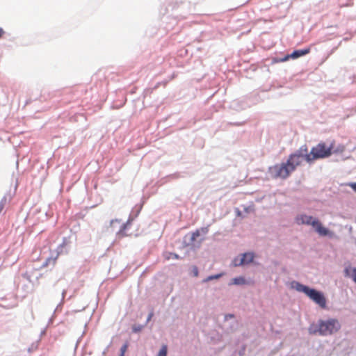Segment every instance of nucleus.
<instances>
[{"label":"nucleus","instance_id":"21","mask_svg":"<svg viewBox=\"0 0 356 356\" xmlns=\"http://www.w3.org/2000/svg\"><path fill=\"white\" fill-rule=\"evenodd\" d=\"M152 316H153V314H152V313L149 314V316H148V319H147V320H149V319L152 318Z\"/></svg>","mask_w":356,"mask_h":356},{"label":"nucleus","instance_id":"18","mask_svg":"<svg viewBox=\"0 0 356 356\" xmlns=\"http://www.w3.org/2000/svg\"><path fill=\"white\" fill-rule=\"evenodd\" d=\"M347 185L351 187V188L356 193V182L348 183Z\"/></svg>","mask_w":356,"mask_h":356},{"label":"nucleus","instance_id":"16","mask_svg":"<svg viewBox=\"0 0 356 356\" xmlns=\"http://www.w3.org/2000/svg\"><path fill=\"white\" fill-rule=\"evenodd\" d=\"M127 347H128L127 344H124L122 346V348L120 349L121 356H124L125 352L127 351Z\"/></svg>","mask_w":356,"mask_h":356},{"label":"nucleus","instance_id":"3","mask_svg":"<svg viewBox=\"0 0 356 356\" xmlns=\"http://www.w3.org/2000/svg\"><path fill=\"white\" fill-rule=\"evenodd\" d=\"M341 329V324L336 318H330L326 321L320 320L318 321V328L314 329L311 327L309 329V333L315 334L318 333L320 335L327 336L337 332Z\"/></svg>","mask_w":356,"mask_h":356},{"label":"nucleus","instance_id":"10","mask_svg":"<svg viewBox=\"0 0 356 356\" xmlns=\"http://www.w3.org/2000/svg\"><path fill=\"white\" fill-rule=\"evenodd\" d=\"M332 143H334V142H332ZM346 149V147L343 144H340L337 147L334 148V147L333 146V149H332V153H335V154H341L343 153Z\"/></svg>","mask_w":356,"mask_h":356},{"label":"nucleus","instance_id":"9","mask_svg":"<svg viewBox=\"0 0 356 356\" xmlns=\"http://www.w3.org/2000/svg\"><path fill=\"white\" fill-rule=\"evenodd\" d=\"M346 276L350 277L354 282L356 283V268H346L344 270Z\"/></svg>","mask_w":356,"mask_h":356},{"label":"nucleus","instance_id":"19","mask_svg":"<svg viewBox=\"0 0 356 356\" xmlns=\"http://www.w3.org/2000/svg\"><path fill=\"white\" fill-rule=\"evenodd\" d=\"M120 221L119 220H112L111 221V225L113 226L115 223H120Z\"/></svg>","mask_w":356,"mask_h":356},{"label":"nucleus","instance_id":"8","mask_svg":"<svg viewBox=\"0 0 356 356\" xmlns=\"http://www.w3.org/2000/svg\"><path fill=\"white\" fill-rule=\"evenodd\" d=\"M130 226H131L130 221H128L127 223L123 224L122 225L120 229L118 232V234L122 237L127 236H131V233L127 232V229H129Z\"/></svg>","mask_w":356,"mask_h":356},{"label":"nucleus","instance_id":"7","mask_svg":"<svg viewBox=\"0 0 356 356\" xmlns=\"http://www.w3.org/2000/svg\"><path fill=\"white\" fill-rule=\"evenodd\" d=\"M309 52H310V48L296 50L291 54L287 55L284 58H283L282 61H286L289 58L296 59L300 56H305V55L309 54Z\"/></svg>","mask_w":356,"mask_h":356},{"label":"nucleus","instance_id":"6","mask_svg":"<svg viewBox=\"0 0 356 356\" xmlns=\"http://www.w3.org/2000/svg\"><path fill=\"white\" fill-rule=\"evenodd\" d=\"M254 255L252 252L244 253L241 255L240 259L236 258L234 260V264L235 266L248 264L252 262Z\"/></svg>","mask_w":356,"mask_h":356},{"label":"nucleus","instance_id":"20","mask_svg":"<svg viewBox=\"0 0 356 356\" xmlns=\"http://www.w3.org/2000/svg\"><path fill=\"white\" fill-rule=\"evenodd\" d=\"M4 34V31L3 30L2 28L0 27V38Z\"/></svg>","mask_w":356,"mask_h":356},{"label":"nucleus","instance_id":"22","mask_svg":"<svg viewBox=\"0 0 356 356\" xmlns=\"http://www.w3.org/2000/svg\"><path fill=\"white\" fill-rule=\"evenodd\" d=\"M194 273L197 276V270H196V271H194Z\"/></svg>","mask_w":356,"mask_h":356},{"label":"nucleus","instance_id":"5","mask_svg":"<svg viewBox=\"0 0 356 356\" xmlns=\"http://www.w3.org/2000/svg\"><path fill=\"white\" fill-rule=\"evenodd\" d=\"M295 289L299 291L304 293L309 297L313 302L317 304L321 308H326V298L323 293L316 291L314 289H310L309 286H305L300 283L296 282L295 284Z\"/></svg>","mask_w":356,"mask_h":356},{"label":"nucleus","instance_id":"14","mask_svg":"<svg viewBox=\"0 0 356 356\" xmlns=\"http://www.w3.org/2000/svg\"><path fill=\"white\" fill-rule=\"evenodd\" d=\"M7 202V198L6 197H3L1 201H0V214L3 211Z\"/></svg>","mask_w":356,"mask_h":356},{"label":"nucleus","instance_id":"12","mask_svg":"<svg viewBox=\"0 0 356 356\" xmlns=\"http://www.w3.org/2000/svg\"><path fill=\"white\" fill-rule=\"evenodd\" d=\"M165 258L167 260H169L170 259H178L179 258V257L177 254L172 253V252H168L165 254Z\"/></svg>","mask_w":356,"mask_h":356},{"label":"nucleus","instance_id":"23","mask_svg":"<svg viewBox=\"0 0 356 356\" xmlns=\"http://www.w3.org/2000/svg\"><path fill=\"white\" fill-rule=\"evenodd\" d=\"M194 273L197 276V270H196V271H194Z\"/></svg>","mask_w":356,"mask_h":356},{"label":"nucleus","instance_id":"4","mask_svg":"<svg viewBox=\"0 0 356 356\" xmlns=\"http://www.w3.org/2000/svg\"><path fill=\"white\" fill-rule=\"evenodd\" d=\"M296 222L298 225H312L315 231L321 236H329L332 237L334 234L326 227H323L322 223L315 218L306 214H300L296 216Z\"/></svg>","mask_w":356,"mask_h":356},{"label":"nucleus","instance_id":"11","mask_svg":"<svg viewBox=\"0 0 356 356\" xmlns=\"http://www.w3.org/2000/svg\"><path fill=\"white\" fill-rule=\"evenodd\" d=\"M232 284H245L246 283L245 280L243 277H238L232 280Z\"/></svg>","mask_w":356,"mask_h":356},{"label":"nucleus","instance_id":"1","mask_svg":"<svg viewBox=\"0 0 356 356\" xmlns=\"http://www.w3.org/2000/svg\"><path fill=\"white\" fill-rule=\"evenodd\" d=\"M303 159V154L296 152L289 156L286 162L275 164L268 168V172L274 179L288 178L298 166L300 165Z\"/></svg>","mask_w":356,"mask_h":356},{"label":"nucleus","instance_id":"17","mask_svg":"<svg viewBox=\"0 0 356 356\" xmlns=\"http://www.w3.org/2000/svg\"><path fill=\"white\" fill-rule=\"evenodd\" d=\"M200 231L199 230H197L195 231V232L193 233L192 234V240H195L197 237H198L200 236Z\"/></svg>","mask_w":356,"mask_h":356},{"label":"nucleus","instance_id":"15","mask_svg":"<svg viewBox=\"0 0 356 356\" xmlns=\"http://www.w3.org/2000/svg\"><path fill=\"white\" fill-rule=\"evenodd\" d=\"M220 276H221V274L211 275V276L208 277L204 281L207 282V281H210V280H212L214 279H218V278L220 277Z\"/></svg>","mask_w":356,"mask_h":356},{"label":"nucleus","instance_id":"13","mask_svg":"<svg viewBox=\"0 0 356 356\" xmlns=\"http://www.w3.org/2000/svg\"><path fill=\"white\" fill-rule=\"evenodd\" d=\"M167 346L163 345L161 350H159L157 356H166L167 355Z\"/></svg>","mask_w":356,"mask_h":356},{"label":"nucleus","instance_id":"2","mask_svg":"<svg viewBox=\"0 0 356 356\" xmlns=\"http://www.w3.org/2000/svg\"><path fill=\"white\" fill-rule=\"evenodd\" d=\"M332 149L333 143H331L330 146H327L325 143L321 142L313 147L309 154L307 153L306 146L302 147L298 152L303 154V158L308 163H311L317 159L329 157L332 154Z\"/></svg>","mask_w":356,"mask_h":356}]
</instances>
